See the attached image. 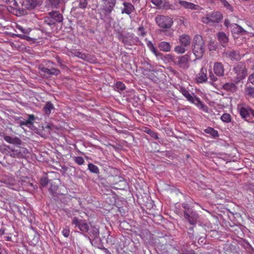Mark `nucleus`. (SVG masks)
<instances>
[{
  "instance_id": "5fc2aeb1",
  "label": "nucleus",
  "mask_w": 254,
  "mask_h": 254,
  "mask_svg": "<svg viewBox=\"0 0 254 254\" xmlns=\"http://www.w3.org/2000/svg\"><path fill=\"white\" fill-rule=\"evenodd\" d=\"M183 206L184 208L185 209V211H188V208L190 209L189 208L188 204L184 203V204H183Z\"/></svg>"
},
{
  "instance_id": "0eeeda50",
  "label": "nucleus",
  "mask_w": 254,
  "mask_h": 254,
  "mask_svg": "<svg viewBox=\"0 0 254 254\" xmlns=\"http://www.w3.org/2000/svg\"><path fill=\"white\" fill-rule=\"evenodd\" d=\"M190 61V57L189 54H187L181 57L175 58L173 61L175 64L183 69H187L189 67V62Z\"/></svg>"
},
{
  "instance_id": "79ce46f5",
  "label": "nucleus",
  "mask_w": 254,
  "mask_h": 254,
  "mask_svg": "<svg viewBox=\"0 0 254 254\" xmlns=\"http://www.w3.org/2000/svg\"><path fill=\"white\" fill-rule=\"evenodd\" d=\"M246 92L247 95L254 97V88L248 87L246 89Z\"/></svg>"
},
{
  "instance_id": "b1692460",
  "label": "nucleus",
  "mask_w": 254,
  "mask_h": 254,
  "mask_svg": "<svg viewBox=\"0 0 254 254\" xmlns=\"http://www.w3.org/2000/svg\"><path fill=\"white\" fill-rule=\"evenodd\" d=\"M158 48L162 51L168 52L171 51V46L169 43L162 41L158 44Z\"/></svg>"
},
{
  "instance_id": "39448f33",
  "label": "nucleus",
  "mask_w": 254,
  "mask_h": 254,
  "mask_svg": "<svg viewBox=\"0 0 254 254\" xmlns=\"http://www.w3.org/2000/svg\"><path fill=\"white\" fill-rule=\"evenodd\" d=\"M233 71L236 75V79L238 81H240L247 76V70L244 63L239 62L237 64L233 67Z\"/></svg>"
},
{
  "instance_id": "2eb2a0df",
  "label": "nucleus",
  "mask_w": 254,
  "mask_h": 254,
  "mask_svg": "<svg viewBox=\"0 0 254 254\" xmlns=\"http://www.w3.org/2000/svg\"><path fill=\"white\" fill-rule=\"evenodd\" d=\"M146 45L149 50L157 57L162 59L163 57V54L159 52L157 49L155 47L154 44L150 41H147L146 40Z\"/></svg>"
},
{
  "instance_id": "dca6fc26",
  "label": "nucleus",
  "mask_w": 254,
  "mask_h": 254,
  "mask_svg": "<svg viewBox=\"0 0 254 254\" xmlns=\"http://www.w3.org/2000/svg\"><path fill=\"white\" fill-rule=\"evenodd\" d=\"M146 45L149 50L157 57L162 59L163 57V54L159 52L157 49L155 47L154 44L150 41H147L146 40Z\"/></svg>"
},
{
  "instance_id": "412c9836",
  "label": "nucleus",
  "mask_w": 254,
  "mask_h": 254,
  "mask_svg": "<svg viewBox=\"0 0 254 254\" xmlns=\"http://www.w3.org/2000/svg\"><path fill=\"white\" fill-rule=\"evenodd\" d=\"M231 30L233 35H239L246 32L241 26L235 23L232 24Z\"/></svg>"
},
{
  "instance_id": "6ab92c4d",
  "label": "nucleus",
  "mask_w": 254,
  "mask_h": 254,
  "mask_svg": "<svg viewBox=\"0 0 254 254\" xmlns=\"http://www.w3.org/2000/svg\"><path fill=\"white\" fill-rule=\"evenodd\" d=\"M40 69L42 72L46 73L48 75H57L60 73V70L54 67L49 68L47 67H43L40 68Z\"/></svg>"
},
{
  "instance_id": "3c124183",
  "label": "nucleus",
  "mask_w": 254,
  "mask_h": 254,
  "mask_svg": "<svg viewBox=\"0 0 254 254\" xmlns=\"http://www.w3.org/2000/svg\"><path fill=\"white\" fill-rule=\"evenodd\" d=\"M2 1L5 2L6 3H10L11 2L13 1V4L15 6L17 5V2L15 0H1Z\"/></svg>"
},
{
  "instance_id": "2f4dec72",
  "label": "nucleus",
  "mask_w": 254,
  "mask_h": 254,
  "mask_svg": "<svg viewBox=\"0 0 254 254\" xmlns=\"http://www.w3.org/2000/svg\"><path fill=\"white\" fill-rule=\"evenodd\" d=\"M221 121L226 123H229L231 122L232 117L228 113H224L221 117Z\"/></svg>"
},
{
  "instance_id": "72a5a7b5",
  "label": "nucleus",
  "mask_w": 254,
  "mask_h": 254,
  "mask_svg": "<svg viewBox=\"0 0 254 254\" xmlns=\"http://www.w3.org/2000/svg\"><path fill=\"white\" fill-rule=\"evenodd\" d=\"M185 47L182 46V45L181 46H177L175 48V51L178 53V54H183L186 51V49L185 48Z\"/></svg>"
},
{
  "instance_id": "a19ab883",
  "label": "nucleus",
  "mask_w": 254,
  "mask_h": 254,
  "mask_svg": "<svg viewBox=\"0 0 254 254\" xmlns=\"http://www.w3.org/2000/svg\"><path fill=\"white\" fill-rule=\"evenodd\" d=\"M62 233L64 237H68L70 234V230L69 228L68 227H65L63 229Z\"/></svg>"
},
{
  "instance_id": "49530a36",
  "label": "nucleus",
  "mask_w": 254,
  "mask_h": 254,
  "mask_svg": "<svg viewBox=\"0 0 254 254\" xmlns=\"http://www.w3.org/2000/svg\"><path fill=\"white\" fill-rule=\"evenodd\" d=\"M209 78L213 82L217 80V77L211 71L209 73Z\"/></svg>"
},
{
  "instance_id": "c85d7f7f",
  "label": "nucleus",
  "mask_w": 254,
  "mask_h": 254,
  "mask_svg": "<svg viewBox=\"0 0 254 254\" xmlns=\"http://www.w3.org/2000/svg\"><path fill=\"white\" fill-rule=\"evenodd\" d=\"M54 108L53 104L51 102H48L44 107V111L46 115H49L51 113L52 110L54 109Z\"/></svg>"
},
{
  "instance_id": "09e8293b",
  "label": "nucleus",
  "mask_w": 254,
  "mask_h": 254,
  "mask_svg": "<svg viewBox=\"0 0 254 254\" xmlns=\"http://www.w3.org/2000/svg\"><path fill=\"white\" fill-rule=\"evenodd\" d=\"M224 24L226 27H230V28L231 29V25L232 24L230 23L229 20L226 19L224 20Z\"/></svg>"
},
{
  "instance_id": "7ed1b4c3",
  "label": "nucleus",
  "mask_w": 254,
  "mask_h": 254,
  "mask_svg": "<svg viewBox=\"0 0 254 254\" xmlns=\"http://www.w3.org/2000/svg\"><path fill=\"white\" fill-rule=\"evenodd\" d=\"M193 52L197 58H201L204 53V42L202 37L199 35H196L193 40Z\"/></svg>"
},
{
  "instance_id": "ea45409f",
  "label": "nucleus",
  "mask_w": 254,
  "mask_h": 254,
  "mask_svg": "<svg viewBox=\"0 0 254 254\" xmlns=\"http://www.w3.org/2000/svg\"><path fill=\"white\" fill-rule=\"evenodd\" d=\"M116 87H117V88L121 90H124L126 88V86L125 84L121 81L117 82Z\"/></svg>"
},
{
  "instance_id": "864d4df0",
  "label": "nucleus",
  "mask_w": 254,
  "mask_h": 254,
  "mask_svg": "<svg viewBox=\"0 0 254 254\" xmlns=\"http://www.w3.org/2000/svg\"><path fill=\"white\" fill-rule=\"evenodd\" d=\"M185 254H196L193 250L186 251Z\"/></svg>"
},
{
  "instance_id": "9d476101",
  "label": "nucleus",
  "mask_w": 254,
  "mask_h": 254,
  "mask_svg": "<svg viewBox=\"0 0 254 254\" xmlns=\"http://www.w3.org/2000/svg\"><path fill=\"white\" fill-rule=\"evenodd\" d=\"M207 78V69L206 68L202 67L196 76V81L197 83H202L206 82Z\"/></svg>"
},
{
  "instance_id": "8fccbe9b",
  "label": "nucleus",
  "mask_w": 254,
  "mask_h": 254,
  "mask_svg": "<svg viewBox=\"0 0 254 254\" xmlns=\"http://www.w3.org/2000/svg\"><path fill=\"white\" fill-rule=\"evenodd\" d=\"M249 80L250 82L254 85V73H253L249 76Z\"/></svg>"
},
{
  "instance_id": "a878e982",
  "label": "nucleus",
  "mask_w": 254,
  "mask_h": 254,
  "mask_svg": "<svg viewBox=\"0 0 254 254\" xmlns=\"http://www.w3.org/2000/svg\"><path fill=\"white\" fill-rule=\"evenodd\" d=\"M218 39L222 46L224 47L228 41V38L223 32H219L217 34Z\"/></svg>"
},
{
  "instance_id": "4d7b16f0",
  "label": "nucleus",
  "mask_w": 254,
  "mask_h": 254,
  "mask_svg": "<svg viewBox=\"0 0 254 254\" xmlns=\"http://www.w3.org/2000/svg\"><path fill=\"white\" fill-rule=\"evenodd\" d=\"M5 240L7 241H11V238L9 236L5 237Z\"/></svg>"
},
{
  "instance_id": "c9c22d12",
  "label": "nucleus",
  "mask_w": 254,
  "mask_h": 254,
  "mask_svg": "<svg viewBox=\"0 0 254 254\" xmlns=\"http://www.w3.org/2000/svg\"><path fill=\"white\" fill-rule=\"evenodd\" d=\"M74 160L79 165H82L84 163V160L82 157L77 156L74 158Z\"/></svg>"
},
{
  "instance_id": "13d9d810",
  "label": "nucleus",
  "mask_w": 254,
  "mask_h": 254,
  "mask_svg": "<svg viewBox=\"0 0 254 254\" xmlns=\"http://www.w3.org/2000/svg\"><path fill=\"white\" fill-rule=\"evenodd\" d=\"M4 230L2 229H0V235H2L4 234Z\"/></svg>"
},
{
  "instance_id": "f8f14e48",
  "label": "nucleus",
  "mask_w": 254,
  "mask_h": 254,
  "mask_svg": "<svg viewBox=\"0 0 254 254\" xmlns=\"http://www.w3.org/2000/svg\"><path fill=\"white\" fill-rule=\"evenodd\" d=\"M179 3L182 6L186 9L198 10L200 8L199 5L187 1L180 0L179 1Z\"/></svg>"
},
{
  "instance_id": "1a4fd4ad",
  "label": "nucleus",
  "mask_w": 254,
  "mask_h": 254,
  "mask_svg": "<svg viewBox=\"0 0 254 254\" xmlns=\"http://www.w3.org/2000/svg\"><path fill=\"white\" fill-rule=\"evenodd\" d=\"M184 217L191 225L195 224L197 219V214L193 212L191 209L189 208L188 211H184Z\"/></svg>"
},
{
  "instance_id": "de8ad7c7",
  "label": "nucleus",
  "mask_w": 254,
  "mask_h": 254,
  "mask_svg": "<svg viewBox=\"0 0 254 254\" xmlns=\"http://www.w3.org/2000/svg\"><path fill=\"white\" fill-rule=\"evenodd\" d=\"M32 124H33L32 122L28 121V120H25L24 121H21L20 122L21 125L27 126L28 125H32Z\"/></svg>"
},
{
  "instance_id": "5701e85b",
  "label": "nucleus",
  "mask_w": 254,
  "mask_h": 254,
  "mask_svg": "<svg viewBox=\"0 0 254 254\" xmlns=\"http://www.w3.org/2000/svg\"><path fill=\"white\" fill-rule=\"evenodd\" d=\"M222 88L227 92H230L233 93L237 90V87L236 85L232 82L225 83L223 84Z\"/></svg>"
},
{
  "instance_id": "603ef678",
  "label": "nucleus",
  "mask_w": 254,
  "mask_h": 254,
  "mask_svg": "<svg viewBox=\"0 0 254 254\" xmlns=\"http://www.w3.org/2000/svg\"><path fill=\"white\" fill-rule=\"evenodd\" d=\"M35 119V117L34 115H28V121L32 122Z\"/></svg>"
},
{
  "instance_id": "9b49d317",
  "label": "nucleus",
  "mask_w": 254,
  "mask_h": 254,
  "mask_svg": "<svg viewBox=\"0 0 254 254\" xmlns=\"http://www.w3.org/2000/svg\"><path fill=\"white\" fill-rule=\"evenodd\" d=\"M224 54L226 57L229 58L232 61H238L241 59L240 53L234 50L227 51L224 52Z\"/></svg>"
},
{
  "instance_id": "f257e3e1",
  "label": "nucleus",
  "mask_w": 254,
  "mask_h": 254,
  "mask_svg": "<svg viewBox=\"0 0 254 254\" xmlns=\"http://www.w3.org/2000/svg\"><path fill=\"white\" fill-rule=\"evenodd\" d=\"M72 224L82 232L88 233L90 236L96 237L99 234V231L97 229L93 228L92 231L90 230L89 225L85 220L75 217L72 219Z\"/></svg>"
},
{
  "instance_id": "c756f323",
  "label": "nucleus",
  "mask_w": 254,
  "mask_h": 254,
  "mask_svg": "<svg viewBox=\"0 0 254 254\" xmlns=\"http://www.w3.org/2000/svg\"><path fill=\"white\" fill-rule=\"evenodd\" d=\"M88 169L93 173L99 174L100 173V170L98 167L91 163L88 164Z\"/></svg>"
},
{
  "instance_id": "58836bf2",
  "label": "nucleus",
  "mask_w": 254,
  "mask_h": 254,
  "mask_svg": "<svg viewBox=\"0 0 254 254\" xmlns=\"http://www.w3.org/2000/svg\"><path fill=\"white\" fill-rule=\"evenodd\" d=\"M49 183L48 179L46 177H42L40 179V185L42 187H45Z\"/></svg>"
},
{
  "instance_id": "bf43d9fd",
  "label": "nucleus",
  "mask_w": 254,
  "mask_h": 254,
  "mask_svg": "<svg viewBox=\"0 0 254 254\" xmlns=\"http://www.w3.org/2000/svg\"><path fill=\"white\" fill-rule=\"evenodd\" d=\"M132 3H137V2H139L140 1V0H131Z\"/></svg>"
},
{
  "instance_id": "7c9ffc66",
  "label": "nucleus",
  "mask_w": 254,
  "mask_h": 254,
  "mask_svg": "<svg viewBox=\"0 0 254 254\" xmlns=\"http://www.w3.org/2000/svg\"><path fill=\"white\" fill-rule=\"evenodd\" d=\"M44 22L49 26H55L56 24L51 16L49 15V13L48 15L44 17Z\"/></svg>"
},
{
  "instance_id": "4be33fe9",
  "label": "nucleus",
  "mask_w": 254,
  "mask_h": 254,
  "mask_svg": "<svg viewBox=\"0 0 254 254\" xmlns=\"http://www.w3.org/2000/svg\"><path fill=\"white\" fill-rule=\"evenodd\" d=\"M4 140L7 142L15 145H20L21 144V140L17 137H12L10 136H4Z\"/></svg>"
},
{
  "instance_id": "aec40b11",
  "label": "nucleus",
  "mask_w": 254,
  "mask_h": 254,
  "mask_svg": "<svg viewBox=\"0 0 254 254\" xmlns=\"http://www.w3.org/2000/svg\"><path fill=\"white\" fill-rule=\"evenodd\" d=\"M16 28L20 30L23 34H17L16 36L19 37L22 39H25L26 40H29L30 38L27 35L29 33V31L28 30L24 29L21 26L19 25H16Z\"/></svg>"
},
{
  "instance_id": "37998d69",
  "label": "nucleus",
  "mask_w": 254,
  "mask_h": 254,
  "mask_svg": "<svg viewBox=\"0 0 254 254\" xmlns=\"http://www.w3.org/2000/svg\"><path fill=\"white\" fill-rule=\"evenodd\" d=\"M102 1H107L108 5L112 6L115 7L116 3L117 0H102Z\"/></svg>"
},
{
  "instance_id": "6e6d98bb",
  "label": "nucleus",
  "mask_w": 254,
  "mask_h": 254,
  "mask_svg": "<svg viewBox=\"0 0 254 254\" xmlns=\"http://www.w3.org/2000/svg\"><path fill=\"white\" fill-rule=\"evenodd\" d=\"M58 188V186H53L52 184H51V188L50 189V190H57V189Z\"/></svg>"
},
{
  "instance_id": "ddd939ff",
  "label": "nucleus",
  "mask_w": 254,
  "mask_h": 254,
  "mask_svg": "<svg viewBox=\"0 0 254 254\" xmlns=\"http://www.w3.org/2000/svg\"><path fill=\"white\" fill-rule=\"evenodd\" d=\"M124 8L122 9V14H130L135 9L134 5L130 2H124Z\"/></svg>"
},
{
  "instance_id": "cd10ccee",
  "label": "nucleus",
  "mask_w": 254,
  "mask_h": 254,
  "mask_svg": "<svg viewBox=\"0 0 254 254\" xmlns=\"http://www.w3.org/2000/svg\"><path fill=\"white\" fill-rule=\"evenodd\" d=\"M204 132L207 134H210L213 138L219 136L218 132L213 127H208L204 129Z\"/></svg>"
},
{
  "instance_id": "4c0bfd02",
  "label": "nucleus",
  "mask_w": 254,
  "mask_h": 254,
  "mask_svg": "<svg viewBox=\"0 0 254 254\" xmlns=\"http://www.w3.org/2000/svg\"><path fill=\"white\" fill-rule=\"evenodd\" d=\"M138 34L142 37H144L146 35V32L145 31L143 26H139L137 28Z\"/></svg>"
},
{
  "instance_id": "6e6552de",
  "label": "nucleus",
  "mask_w": 254,
  "mask_h": 254,
  "mask_svg": "<svg viewBox=\"0 0 254 254\" xmlns=\"http://www.w3.org/2000/svg\"><path fill=\"white\" fill-rule=\"evenodd\" d=\"M240 114L243 119L247 120L251 117H254V110L248 107H239Z\"/></svg>"
},
{
  "instance_id": "f3484780",
  "label": "nucleus",
  "mask_w": 254,
  "mask_h": 254,
  "mask_svg": "<svg viewBox=\"0 0 254 254\" xmlns=\"http://www.w3.org/2000/svg\"><path fill=\"white\" fill-rule=\"evenodd\" d=\"M213 71L216 75L219 76H223L224 73L223 65L219 62L215 63L213 66Z\"/></svg>"
},
{
  "instance_id": "f704fd0d",
  "label": "nucleus",
  "mask_w": 254,
  "mask_h": 254,
  "mask_svg": "<svg viewBox=\"0 0 254 254\" xmlns=\"http://www.w3.org/2000/svg\"><path fill=\"white\" fill-rule=\"evenodd\" d=\"M88 5V0H79L78 6L79 8L85 9Z\"/></svg>"
},
{
  "instance_id": "f03ea898",
  "label": "nucleus",
  "mask_w": 254,
  "mask_h": 254,
  "mask_svg": "<svg viewBox=\"0 0 254 254\" xmlns=\"http://www.w3.org/2000/svg\"><path fill=\"white\" fill-rule=\"evenodd\" d=\"M179 91L186 98L188 101L194 104L198 109L205 113H208V107L204 105L199 98L192 96L189 93V91L184 87H180Z\"/></svg>"
},
{
  "instance_id": "bb28decb",
  "label": "nucleus",
  "mask_w": 254,
  "mask_h": 254,
  "mask_svg": "<svg viewBox=\"0 0 254 254\" xmlns=\"http://www.w3.org/2000/svg\"><path fill=\"white\" fill-rule=\"evenodd\" d=\"M73 54L75 56L84 61H89V56L88 54L83 53L78 51H75Z\"/></svg>"
},
{
  "instance_id": "052dcab7",
  "label": "nucleus",
  "mask_w": 254,
  "mask_h": 254,
  "mask_svg": "<svg viewBox=\"0 0 254 254\" xmlns=\"http://www.w3.org/2000/svg\"><path fill=\"white\" fill-rule=\"evenodd\" d=\"M48 63H49V64H53V63L52 62H51L50 61H49V62H48Z\"/></svg>"
},
{
  "instance_id": "473e14b6",
  "label": "nucleus",
  "mask_w": 254,
  "mask_h": 254,
  "mask_svg": "<svg viewBox=\"0 0 254 254\" xmlns=\"http://www.w3.org/2000/svg\"><path fill=\"white\" fill-rule=\"evenodd\" d=\"M144 131L155 139L158 138V133L148 127H145Z\"/></svg>"
},
{
  "instance_id": "393cba45",
  "label": "nucleus",
  "mask_w": 254,
  "mask_h": 254,
  "mask_svg": "<svg viewBox=\"0 0 254 254\" xmlns=\"http://www.w3.org/2000/svg\"><path fill=\"white\" fill-rule=\"evenodd\" d=\"M40 0H27L26 1V8L28 9H33L40 3Z\"/></svg>"
},
{
  "instance_id": "e2e57ef3",
  "label": "nucleus",
  "mask_w": 254,
  "mask_h": 254,
  "mask_svg": "<svg viewBox=\"0 0 254 254\" xmlns=\"http://www.w3.org/2000/svg\"><path fill=\"white\" fill-rule=\"evenodd\" d=\"M168 56L172 57V56L171 55H169Z\"/></svg>"
},
{
  "instance_id": "a18cd8bd",
  "label": "nucleus",
  "mask_w": 254,
  "mask_h": 254,
  "mask_svg": "<svg viewBox=\"0 0 254 254\" xmlns=\"http://www.w3.org/2000/svg\"><path fill=\"white\" fill-rule=\"evenodd\" d=\"M151 2L155 5L159 6L162 3V0H151Z\"/></svg>"
},
{
  "instance_id": "a211bd4d",
  "label": "nucleus",
  "mask_w": 254,
  "mask_h": 254,
  "mask_svg": "<svg viewBox=\"0 0 254 254\" xmlns=\"http://www.w3.org/2000/svg\"><path fill=\"white\" fill-rule=\"evenodd\" d=\"M190 41L191 38L189 35L183 34L180 36L179 42L184 47L189 46L190 44Z\"/></svg>"
},
{
  "instance_id": "423d86ee",
  "label": "nucleus",
  "mask_w": 254,
  "mask_h": 254,
  "mask_svg": "<svg viewBox=\"0 0 254 254\" xmlns=\"http://www.w3.org/2000/svg\"><path fill=\"white\" fill-rule=\"evenodd\" d=\"M222 15L220 12H214L207 14L205 16L202 17L201 21L206 24L210 23H219L222 19Z\"/></svg>"
},
{
  "instance_id": "20e7f679",
  "label": "nucleus",
  "mask_w": 254,
  "mask_h": 254,
  "mask_svg": "<svg viewBox=\"0 0 254 254\" xmlns=\"http://www.w3.org/2000/svg\"><path fill=\"white\" fill-rule=\"evenodd\" d=\"M155 21L160 28L163 29L170 28L174 23L172 18L162 15H157L155 17Z\"/></svg>"
},
{
  "instance_id": "e433bc0d",
  "label": "nucleus",
  "mask_w": 254,
  "mask_h": 254,
  "mask_svg": "<svg viewBox=\"0 0 254 254\" xmlns=\"http://www.w3.org/2000/svg\"><path fill=\"white\" fill-rule=\"evenodd\" d=\"M61 0H49L50 3L53 8H58Z\"/></svg>"
},
{
  "instance_id": "c03bdc74",
  "label": "nucleus",
  "mask_w": 254,
  "mask_h": 254,
  "mask_svg": "<svg viewBox=\"0 0 254 254\" xmlns=\"http://www.w3.org/2000/svg\"><path fill=\"white\" fill-rule=\"evenodd\" d=\"M114 7L113 6L108 5L104 9V10L106 14H110L114 10Z\"/></svg>"
},
{
  "instance_id": "4468645a",
  "label": "nucleus",
  "mask_w": 254,
  "mask_h": 254,
  "mask_svg": "<svg viewBox=\"0 0 254 254\" xmlns=\"http://www.w3.org/2000/svg\"><path fill=\"white\" fill-rule=\"evenodd\" d=\"M49 15L51 16L55 23L56 22L61 23L64 20L63 15L59 11H52L49 12Z\"/></svg>"
},
{
  "instance_id": "680f3d73",
  "label": "nucleus",
  "mask_w": 254,
  "mask_h": 254,
  "mask_svg": "<svg viewBox=\"0 0 254 254\" xmlns=\"http://www.w3.org/2000/svg\"><path fill=\"white\" fill-rule=\"evenodd\" d=\"M1 244H0V251L1 250Z\"/></svg>"
}]
</instances>
